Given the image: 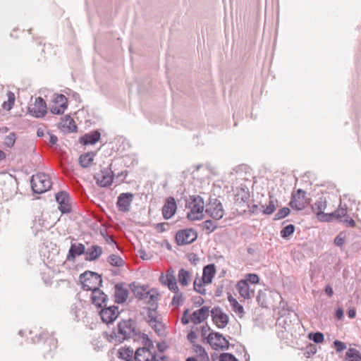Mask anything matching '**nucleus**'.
I'll use <instances>...</instances> for the list:
<instances>
[{"instance_id": "nucleus-23", "label": "nucleus", "mask_w": 361, "mask_h": 361, "mask_svg": "<svg viewBox=\"0 0 361 361\" xmlns=\"http://www.w3.org/2000/svg\"><path fill=\"white\" fill-rule=\"evenodd\" d=\"M237 289L240 296L245 299H250L254 296V290L250 288L247 281H240L237 284Z\"/></svg>"}, {"instance_id": "nucleus-32", "label": "nucleus", "mask_w": 361, "mask_h": 361, "mask_svg": "<svg viewBox=\"0 0 361 361\" xmlns=\"http://www.w3.org/2000/svg\"><path fill=\"white\" fill-rule=\"evenodd\" d=\"M134 352L130 347L121 348L118 350V357L126 361H130L134 357Z\"/></svg>"}, {"instance_id": "nucleus-57", "label": "nucleus", "mask_w": 361, "mask_h": 361, "mask_svg": "<svg viewBox=\"0 0 361 361\" xmlns=\"http://www.w3.org/2000/svg\"><path fill=\"white\" fill-rule=\"evenodd\" d=\"M336 317L338 319H341L343 317V310L342 308L338 307L336 311Z\"/></svg>"}, {"instance_id": "nucleus-35", "label": "nucleus", "mask_w": 361, "mask_h": 361, "mask_svg": "<svg viewBox=\"0 0 361 361\" xmlns=\"http://www.w3.org/2000/svg\"><path fill=\"white\" fill-rule=\"evenodd\" d=\"M93 153H87L82 154L79 157V163L83 168H87L90 166V163L93 161Z\"/></svg>"}, {"instance_id": "nucleus-22", "label": "nucleus", "mask_w": 361, "mask_h": 361, "mask_svg": "<svg viewBox=\"0 0 361 361\" xmlns=\"http://www.w3.org/2000/svg\"><path fill=\"white\" fill-rule=\"evenodd\" d=\"M209 307H202L200 310L195 311L190 316V320L195 324L203 322L209 316Z\"/></svg>"}, {"instance_id": "nucleus-18", "label": "nucleus", "mask_w": 361, "mask_h": 361, "mask_svg": "<svg viewBox=\"0 0 361 361\" xmlns=\"http://www.w3.org/2000/svg\"><path fill=\"white\" fill-rule=\"evenodd\" d=\"M107 295L99 288L92 292V302L99 307H106L107 305Z\"/></svg>"}, {"instance_id": "nucleus-43", "label": "nucleus", "mask_w": 361, "mask_h": 361, "mask_svg": "<svg viewBox=\"0 0 361 361\" xmlns=\"http://www.w3.org/2000/svg\"><path fill=\"white\" fill-rule=\"evenodd\" d=\"M175 295L172 299V305L179 306L183 303L184 299L183 297V293L179 291H173Z\"/></svg>"}, {"instance_id": "nucleus-51", "label": "nucleus", "mask_w": 361, "mask_h": 361, "mask_svg": "<svg viewBox=\"0 0 361 361\" xmlns=\"http://www.w3.org/2000/svg\"><path fill=\"white\" fill-rule=\"evenodd\" d=\"M149 318H150V320L149 321V325L154 329L157 332L160 331L161 329L159 327H161V324H159L156 319L153 318L150 314H149Z\"/></svg>"}, {"instance_id": "nucleus-39", "label": "nucleus", "mask_w": 361, "mask_h": 361, "mask_svg": "<svg viewBox=\"0 0 361 361\" xmlns=\"http://www.w3.org/2000/svg\"><path fill=\"white\" fill-rule=\"evenodd\" d=\"M201 226L211 233L217 228V223L212 220H206L201 224Z\"/></svg>"}, {"instance_id": "nucleus-61", "label": "nucleus", "mask_w": 361, "mask_h": 361, "mask_svg": "<svg viewBox=\"0 0 361 361\" xmlns=\"http://www.w3.org/2000/svg\"><path fill=\"white\" fill-rule=\"evenodd\" d=\"M156 228L157 230L160 231L161 232H164L166 230L164 223L157 224L156 226Z\"/></svg>"}, {"instance_id": "nucleus-46", "label": "nucleus", "mask_w": 361, "mask_h": 361, "mask_svg": "<svg viewBox=\"0 0 361 361\" xmlns=\"http://www.w3.org/2000/svg\"><path fill=\"white\" fill-rule=\"evenodd\" d=\"M202 281L195 279L194 281V290L197 291V293L205 295L206 294V290L202 287Z\"/></svg>"}, {"instance_id": "nucleus-58", "label": "nucleus", "mask_w": 361, "mask_h": 361, "mask_svg": "<svg viewBox=\"0 0 361 361\" xmlns=\"http://www.w3.org/2000/svg\"><path fill=\"white\" fill-rule=\"evenodd\" d=\"M49 143L51 145H55L56 142H57V140H58V138L56 135H53V134H49Z\"/></svg>"}, {"instance_id": "nucleus-47", "label": "nucleus", "mask_w": 361, "mask_h": 361, "mask_svg": "<svg viewBox=\"0 0 361 361\" xmlns=\"http://www.w3.org/2000/svg\"><path fill=\"white\" fill-rule=\"evenodd\" d=\"M265 298L266 294L262 290H259L257 296V301L259 303V305L262 307H267V301Z\"/></svg>"}, {"instance_id": "nucleus-64", "label": "nucleus", "mask_w": 361, "mask_h": 361, "mask_svg": "<svg viewBox=\"0 0 361 361\" xmlns=\"http://www.w3.org/2000/svg\"><path fill=\"white\" fill-rule=\"evenodd\" d=\"M154 361H170L169 358L166 356H160L158 357V359H157L155 357V360Z\"/></svg>"}, {"instance_id": "nucleus-45", "label": "nucleus", "mask_w": 361, "mask_h": 361, "mask_svg": "<svg viewBox=\"0 0 361 361\" xmlns=\"http://www.w3.org/2000/svg\"><path fill=\"white\" fill-rule=\"evenodd\" d=\"M290 209L288 207H283L279 209L275 214L274 220H279L287 216L290 213Z\"/></svg>"}, {"instance_id": "nucleus-36", "label": "nucleus", "mask_w": 361, "mask_h": 361, "mask_svg": "<svg viewBox=\"0 0 361 361\" xmlns=\"http://www.w3.org/2000/svg\"><path fill=\"white\" fill-rule=\"evenodd\" d=\"M228 300L230 302L231 306L232 307L233 310L235 312L239 314H243L244 313L243 307L238 303L235 298H234L232 295H229L228 297Z\"/></svg>"}, {"instance_id": "nucleus-34", "label": "nucleus", "mask_w": 361, "mask_h": 361, "mask_svg": "<svg viewBox=\"0 0 361 361\" xmlns=\"http://www.w3.org/2000/svg\"><path fill=\"white\" fill-rule=\"evenodd\" d=\"M346 361H361L360 352L355 348H349L345 353Z\"/></svg>"}, {"instance_id": "nucleus-10", "label": "nucleus", "mask_w": 361, "mask_h": 361, "mask_svg": "<svg viewBox=\"0 0 361 361\" xmlns=\"http://www.w3.org/2000/svg\"><path fill=\"white\" fill-rule=\"evenodd\" d=\"M99 312L100 317L104 323L111 324L114 322L119 315L118 307L111 305L103 307Z\"/></svg>"}, {"instance_id": "nucleus-63", "label": "nucleus", "mask_w": 361, "mask_h": 361, "mask_svg": "<svg viewBox=\"0 0 361 361\" xmlns=\"http://www.w3.org/2000/svg\"><path fill=\"white\" fill-rule=\"evenodd\" d=\"M325 292L330 297L332 296V295L334 293L333 288L329 286H327L325 288Z\"/></svg>"}, {"instance_id": "nucleus-2", "label": "nucleus", "mask_w": 361, "mask_h": 361, "mask_svg": "<svg viewBox=\"0 0 361 361\" xmlns=\"http://www.w3.org/2000/svg\"><path fill=\"white\" fill-rule=\"evenodd\" d=\"M80 281L82 288L85 290L92 292L99 288L102 283V279L97 273L87 271L80 275Z\"/></svg>"}, {"instance_id": "nucleus-4", "label": "nucleus", "mask_w": 361, "mask_h": 361, "mask_svg": "<svg viewBox=\"0 0 361 361\" xmlns=\"http://www.w3.org/2000/svg\"><path fill=\"white\" fill-rule=\"evenodd\" d=\"M204 205L203 199L200 196H190L189 201L190 211L187 214L188 219L191 221L202 219L204 216Z\"/></svg>"}, {"instance_id": "nucleus-53", "label": "nucleus", "mask_w": 361, "mask_h": 361, "mask_svg": "<svg viewBox=\"0 0 361 361\" xmlns=\"http://www.w3.org/2000/svg\"><path fill=\"white\" fill-rule=\"evenodd\" d=\"M137 255L144 260H147L151 258V255H149L144 250L142 249L137 250Z\"/></svg>"}, {"instance_id": "nucleus-20", "label": "nucleus", "mask_w": 361, "mask_h": 361, "mask_svg": "<svg viewBox=\"0 0 361 361\" xmlns=\"http://www.w3.org/2000/svg\"><path fill=\"white\" fill-rule=\"evenodd\" d=\"M156 355L146 347L137 348L135 353V361H154Z\"/></svg>"}, {"instance_id": "nucleus-25", "label": "nucleus", "mask_w": 361, "mask_h": 361, "mask_svg": "<svg viewBox=\"0 0 361 361\" xmlns=\"http://www.w3.org/2000/svg\"><path fill=\"white\" fill-rule=\"evenodd\" d=\"M82 254H85V245L82 243H73L69 249L67 259L69 261L73 260L76 256H80Z\"/></svg>"}, {"instance_id": "nucleus-14", "label": "nucleus", "mask_w": 361, "mask_h": 361, "mask_svg": "<svg viewBox=\"0 0 361 361\" xmlns=\"http://www.w3.org/2000/svg\"><path fill=\"white\" fill-rule=\"evenodd\" d=\"M56 200L59 203V209L62 213H68L71 210V197L65 191H61L56 195Z\"/></svg>"}, {"instance_id": "nucleus-29", "label": "nucleus", "mask_w": 361, "mask_h": 361, "mask_svg": "<svg viewBox=\"0 0 361 361\" xmlns=\"http://www.w3.org/2000/svg\"><path fill=\"white\" fill-rule=\"evenodd\" d=\"M130 288L135 296L140 300H144L145 298H147V295L150 291L147 290L144 286H138L135 282L132 283L130 285Z\"/></svg>"}, {"instance_id": "nucleus-55", "label": "nucleus", "mask_w": 361, "mask_h": 361, "mask_svg": "<svg viewBox=\"0 0 361 361\" xmlns=\"http://www.w3.org/2000/svg\"><path fill=\"white\" fill-rule=\"evenodd\" d=\"M345 239L341 235H337L334 239V243L337 246H341L344 243Z\"/></svg>"}, {"instance_id": "nucleus-15", "label": "nucleus", "mask_w": 361, "mask_h": 361, "mask_svg": "<svg viewBox=\"0 0 361 361\" xmlns=\"http://www.w3.org/2000/svg\"><path fill=\"white\" fill-rule=\"evenodd\" d=\"M177 209L176 202L173 197L166 198L162 207V214L165 219H171L176 213Z\"/></svg>"}, {"instance_id": "nucleus-40", "label": "nucleus", "mask_w": 361, "mask_h": 361, "mask_svg": "<svg viewBox=\"0 0 361 361\" xmlns=\"http://www.w3.org/2000/svg\"><path fill=\"white\" fill-rule=\"evenodd\" d=\"M295 231V226L293 224H289L285 226L280 232L281 236L283 238H288Z\"/></svg>"}, {"instance_id": "nucleus-42", "label": "nucleus", "mask_w": 361, "mask_h": 361, "mask_svg": "<svg viewBox=\"0 0 361 361\" xmlns=\"http://www.w3.org/2000/svg\"><path fill=\"white\" fill-rule=\"evenodd\" d=\"M276 200H270L269 202V204L266 207V208L263 209V214L268 215L273 214L276 209Z\"/></svg>"}, {"instance_id": "nucleus-49", "label": "nucleus", "mask_w": 361, "mask_h": 361, "mask_svg": "<svg viewBox=\"0 0 361 361\" xmlns=\"http://www.w3.org/2000/svg\"><path fill=\"white\" fill-rule=\"evenodd\" d=\"M219 361H238V359L231 353H221L219 356Z\"/></svg>"}, {"instance_id": "nucleus-1", "label": "nucleus", "mask_w": 361, "mask_h": 361, "mask_svg": "<svg viewBox=\"0 0 361 361\" xmlns=\"http://www.w3.org/2000/svg\"><path fill=\"white\" fill-rule=\"evenodd\" d=\"M140 338H142V342L145 343L146 346L150 347L153 345L152 341L146 334H143L141 336L139 330L136 329L135 321L130 319L121 320L118 324V330L111 334L109 341L120 343L128 338L136 341Z\"/></svg>"}, {"instance_id": "nucleus-26", "label": "nucleus", "mask_w": 361, "mask_h": 361, "mask_svg": "<svg viewBox=\"0 0 361 361\" xmlns=\"http://www.w3.org/2000/svg\"><path fill=\"white\" fill-rule=\"evenodd\" d=\"M115 301L117 303H123L126 301L128 295V291L123 287V283L115 285Z\"/></svg>"}, {"instance_id": "nucleus-24", "label": "nucleus", "mask_w": 361, "mask_h": 361, "mask_svg": "<svg viewBox=\"0 0 361 361\" xmlns=\"http://www.w3.org/2000/svg\"><path fill=\"white\" fill-rule=\"evenodd\" d=\"M101 137V134L98 130L92 131L86 133L80 138V142L84 145H94Z\"/></svg>"}, {"instance_id": "nucleus-16", "label": "nucleus", "mask_w": 361, "mask_h": 361, "mask_svg": "<svg viewBox=\"0 0 361 361\" xmlns=\"http://www.w3.org/2000/svg\"><path fill=\"white\" fill-rule=\"evenodd\" d=\"M47 104L45 101L40 97L36 98L35 104L30 109V112L36 118H42L47 113Z\"/></svg>"}, {"instance_id": "nucleus-48", "label": "nucleus", "mask_w": 361, "mask_h": 361, "mask_svg": "<svg viewBox=\"0 0 361 361\" xmlns=\"http://www.w3.org/2000/svg\"><path fill=\"white\" fill-rule=\"evenodd\" d=\"M195 352L198 354L200 357L204 359H208V355L207 352L205 351V349L200 345H195Z\"/></svg>"}, {"instance_id": "nucleus-41", "label": "nucleus", "mask_w": 361, "mask_h": 361, "mask_svg": "<svg viewBox=\"0 0 361 361\" xmlns=\"http://www.w3.org/2000/svg\"><path fill=\"white\" fill-rule=\"evenodd\" d=\"M17 136L16 134L13 132L10 133L4 139V145L7 147H13L16 140Z\"/></svg>"}, {"instance_id": "nucleus-11", "label": "nucleus", "mask_w": 361, "mask_h": 361, "mask_svg": "<svg viewBox=\"0 0 361 361\" xmlns=\"http://www.w3.org/2000/svg\"><path fill=\"white\" fill-rule=\"evenodd\" d=\"M211 315L214 323L220 329L225 328L228 324V316L219 307H214L211 310Z\"/></svg>"}, {"instance_id": "nucleus-59", "label": "nucleus", "mask_w": 361, "mask_h": 361, "mask_svg": "<svg viewBox=\"0 0 361 361\" xmlns=\"http://www.w3.org/2000/svg\"><path fill=\"white\" fill-rule=\"evenodd\" d=\"M188 338L192 343L197 338V335L195 332L191 331L188 334Z\"/></svg>"}, {"instance_id": "nucleus-6", "label": "nucleus", "mask_w": 361, "mask_h": 361, "mask_svg": "<svg viewBox=\"0 0 361 361\" xmlns=\"http://www.w3.org/2000/svg\"><path fill=\"white\" fill-rule=\"evenodd\" d=\"M207 342L215 350L221 349L222 350H228L229 343L226 338L220 333L212 332L207 336Z\"/></svg>"}, {"instance_id": "nucleus-60", "label": "nucleus", "mask_w": 361, "mask_h": 361, "mask_svg": "<svg viewBox=\"0 0 361 361\" xmlns=\"http://www.w3.org/2000/svg\"><path fill=\"white\" fill-rule=\"evenodd\" d=\"M209 330L210 328L209 326H203L202 327V336L204 337Z\"/></svg>"}, {"instance_id": "nucleus-38", "label": "nucleus", "mask_w": 361, "mask_h": 361, "mask_svg": "<svg viewBox=\"0 0 361 361\" xmlns=\"http://www.w3.org/2000/svg\"><path fill=\"white\" fill-rule=\"evenodd\" d=\"M107 261L111 265L114 267H120L124 264L123 259L118 255L114 254L109 255Z\"/></svg>"}, {"instance_id": "nucleus-8", "label": "nucleus", "mask_w": 361, "mask_h": 361, "mask_svg": "<svg viewBox=\"0 0 361 361\" xmlns=\"http://www.w3.org/2000/svg\"><path fill=\"white\" fill-rule=\"evenodd\" d=\"M205 212L215 220H219L224 215L223 205L217 199L211 200L206 206Z\"/></svg>"}, {"instance_id": "nucleus-17", "label": "nucleus", "mask_w": 361, "mask_h": 361, "mask_svg": "<svg viewBox=\"0 0 361 361\" xmlns=\"http://www.w3.org/2000/svg\"><path fill=\"white\" fill-rule=\"evenodd\" d=\"M113 171L109 169H106L101 171V174H97L95 176L97 183L101 187H107L111 185L113 182Z\"/></svg>"}, {"instance_id": "nucleus-7", "label": "nucleus", "mask_w": 361, "mask_h": 361, "mask_svg": "<svg viewBox=\"0 0 361 361\" xmlns=\"http://www.w3.org/2000/svg\"><path fill=\"white\" fill-rule=\"evenodd\" d=\"M50 111L54 114H62L67 108V99L62 94H54L49 104Z\"/></svg>"}, {"instance_id": "nucleus-21", "label": "nucleus", "mask_w": 361, "mask_h": 361, "mask_svg": "<svg viewBox=\"0 0 361 361\" xmlns=\"http://www.w3.org/2000/svg\"><path fill=\"white\" fill-rule=\"evenodd\" d=\"M160 280L162 283L167 285L169 289L171 291H178V287L177 286L176 279L173 275V270L168 269L166 274L165 279L163 276H161Z\"/></svg>"}, {"instance_id": "nucleus-27", "label": "nucleus", "mask_w": 361, "mask_h": 361, "mask_svg": "<svg viewBox=\"0 0 361 361\" xmlns=\"http://www.w3.org/2000/svg\"><path fill=\"white\" fill-rule=\"evenodd\" d=\"M216 269L215 266L213 264L205 266L203 269L202 281L204 284H209L212 283V279L215 275Z\"/></svg>"}, {"instance_id": "nucleus-30", "label": "nucleus", "mask_w": 361, "mask_h": 361, "mask_svg": "<svg viewBox=\"0 0 361 361\" xmlns=\"http://www.w3.org/2000/svg\"><path fill=\"white\" fill-rule=\"evenodd\" d=\"M159 295L154 290H150L147 295V298H145L143 300L149 305L150 310H155L157 307V300Z\"/></svg>"}, {"instance_id": "nucleus-50", "label": "nucleus", "mask_w": 361, "mask_h": 361, "mask_svg": "<svg viewBox=\"0 0 361 361\" xmlns=\"http://www.w3.org/2000/svg\"><path fill=\"white\" fill-rule=\"evenodd\" d=\"M245 281H247V283L250 282L252 284H257L259 281V278L257 274H249Z\"/></svg>"}, {"instance_id": "nucleus-5", "label": "nucleus", "mask_w": 361, "mask_h": 361, "mask_svg": "<svg viewBox=\"0 0 361 361\" xmlns=\"http://www.w3.org/2000/svg\"><path fill=\"white\" fill-rule=\"evenodd\" d=\"M327 207V201L326 197H320L312 205V210L316 214L317 218L323 222L329 221V213H324V210Z\"/></svg>"}, {"instance_id": "nucleus-44", "label": "nucleus", "mask_w": 361, "mask_h": 361, "mask_svg": "<svg viewBox=\"0 0 361 361\" xmlns=\"http://www.w3.org/2000/svg\"><path fill=\"white\" fill-rule=\"evenodd\" d=\"M309 338L316 343H320L324 341V334L321 332L311 333Z\"/></svg>"}, {"instance_id": "nucleus-28", "label": "nucleus", "mask_w": 361, "mask_h": 361, "mask_svg": "<svg viewBox=\"0 0 361 361\" xmlns=\"http://www.w3.org/2000/svg\"><path fill=\"white\" fill-rule=\"evenodd\" d=\"M59 128L65 131L74 132L77 130L74 120L70 116H66L59 123Z\"/></svg>"}, {"instance_id": "nucleus-37", "label": "nucleus", "mask_w": 361, "mask_h": 361, "mask_svg": "<svg viewBox=\"0 0 361 361\" xmlns=\"http://www.w3.org/2000/svg\"><path fill=\"white\" fill-rule=\"evenodd\" d=\"M15 102V94L12 92L9 91L7 92V101L4 102L2 108L5 110L10 111Z\"/></svg>"}, {"instance_id": "nucleus-62", "label": "nucleus", "mask_w": 361, "mask_h": 361, "mask_svg": "<svg viewBox=\"0 0 361 361\" xmlns=\"http://www.w3.org/2000/svg\"><path fill=\"white\" fill-rule=\"evenodd\" d=\"M355 315H356V312H355V310L354 309H350L348 311V316L350 318V319H353L355 317Z\"/></svg>"}, {"instance_id": "nucleus-31", "label": "nucleus", "mask_w": 361, "mask_h": 361, "mask_svg": "<svg viewBox=\"0 0 361 361\" xmlns=\"http://www.w3.org/2000/svg\"><path fill=\"white\" fill-rule=\"evenodd\" d=\"M191 275L190 272L185 269H180L178 271V280L180 284L183 286L188 285Z\"/></svg>"}, {"instance_id": "nucleus-12", "label": "nucleus", "mask_w": 361, "mask_h": 361, "mask_svg": "<svg viewBox=\"0 0 361 361\" xmlns=\"http://www.w3.org/2000/svg\"><path fill=\"white\" fill-rule=\"evenodd\" d=\"M307 204V199L306 197V192L302 190L298 189L295 195H293L290 202V205L293 209L296 210L303 209Z\"/></svg>"}, {"instance_id": "nucleus-33", "label": "nucleus", "mask_w": 361, "mask_h": 361, "mask_svg": "<svg viewBox=\"0 0 361 361\" xmlns=\"http://www.w3.org/2000/svg\"><path fill=\"white\" fill-rule=\"evenodd\" d=\"M346 214H347L346 205H344V206L340 205L339 207L335 212L329 213V221H331L333 218H336L337 219L341 220V219L342 217L345 216Z\"/></svg>"}, {"instance_id": "nucleus-19", "label": "nucleus", "mask_w": 361, "mask_h": 361, "mask_svg": "<svg viewBox=\"0 0 361 361\" xmlns=\"http://www.w3.org/2000/svg\"><path fill=\"white\" fill-rule=\"evenodd\" d=\"M102 247L97 245H92L85 249V257L86 261L92 262L97 259L102 254Z\"/></svg>"}, {"instance_id": "nucleus-56", "label": "nucleus", "mask_w": 361, "mask_h": 361, "mask_svg": "<svg viewBox=\"0 0 361 361\" xmlns=\"http://www.w3.org/2000/svg\"><path fill=\"white\" fill-rule=\"evenodd\" d=\"M341 221L345 222L348 226L355 227V221L353 219L346 218L344 220L341 219Z\"/></svg>"}, {"instance_id": "nucleus-9", "label": "nucleus", "mask_w": 361, "mask_h": 361, "mask_svg": "<svg viewBox=\"0 0 361 361\" xmlns=\"http://www.w3.org/2000/svg\"><path fill=\"white\" fill-rule=\"evenodd\" d=\"M197 238V232L192 228L178 231L176 235V241L178 245L190 244Z\"/></svg>"}, {"instance_id": "nucleus-52", "label": "nucleus", "mask_w": 361, "mask_h": 361, "mask_svg": "<svg viewBox=\"0 0 361 361\" xmlns=\"http://www.w3.org/2000/svg\"><path fill=\"white\" fill-rule=\"evenodd\" d=\"M334 346L336 349V351L338 353H341L346 348V345L344 343H343L342 341H340L338 340H336L334 342Z\"/></svg>"}, {"instance_id": "nucleus-3", "label": "nucleus", "mask_w": 361, "mask_h": 361, "mask_svg": "<svg viewBox=\"0 0 361 361\" xmlns=\"http://www.w3.org/2000/svg\"><path fill=\"white\" fill-rule=\"evenodd\" d=\"M49 176L44 173H37L32 176L31 187L33 192L42 194L49 190L51 187Z\"/></svg>"}, {"instance_id": "nucleus-54", "label": "nucleus", "mask_w": 361, "mask_h": 361, "mask_svg": "<svg viewBox=\"0 0 361 361\" xmlns=\"http://www.w3.org/2000/svg\"><path fill=\"white\" fill-rule=\"evenodd\" d=\"M189 313V310L188 309H186L184 312H183V317L181 319V322L183 324H188L191 320H190V317H188V314Z\"/></svg>"}, {"instance_id": "nucleus-13", "label": "nucleus", "mask_w": 361, "mask_h": 361, "mask_svg": "<svg viewBox=\"0 0 361 361\" xmlns=\"http://www.w3.org/2000/svg\"><path fill=\"white\" fill-rule=\"evenodd\" d=\"M134 195L130 192H123L119 195L116 202L117 207L121 212H128L133 200Z\"/></svg>"}]
</instances>
